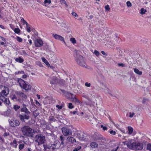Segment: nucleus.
<instances>
[{"mask_svg":"<svg viewBox=\"0 0 151 151\" xmlns=\"http://www.w3.org/2000/svg\"><path fill=\"white\" fill-rule=\"evenodd\" d=\"M17 40L19 42H22V38L19 37L17 36L16 37Z\"/></svg>","mask_w":151,"mask_h":151,"instance_id":"41","label":"nucleus"},{"mask_svg":"<svg viewBox=\"0 0 151 151\" xmlns=\"http://www.w3.org/2000/svg\"><path fill=\"white\" fill-rule=\"evenodd\" d=\"M101 127L102 128L104 131L106 130L107 129V127L106 126H104L103 125H101Z\"/></svg>","mask_w":151,"mask_h":151,"instance_id":"53","label":"nucleus"},{"mask_svg":"<svg viewBox=\"0 0 151 151\" xmlns=\"http://www.w3.org/2000/svg\"><path fill=\"white\" fill-rule=\"evenodd\" d=\"M68 107L69 109H72L74 108V106L71 103H70L68 104Z\"/></svg>","mask_w":151,"mask_h":151,"instance_id":"33","label":"nucleus"},{"mask_svg":"<svg viewBox=\"0 0 151 151\" xmlns=\"http://www.w3.org/2000/svg\"><path fill=\"white\" fill-rule=\"evenodd\" d=\"M105 10L106 11H109L110 9V8L109 7V5L108 4H107L105 6Z\"/></svg>","mask_w":151,"mask_h":151,"instance_id":"51","label":"nucleus"},{"mask_svg":"<svg viewBox=\"0 0 151 151\" xmlns=\"http://www.w3.org/2000/svg\"><path fill=\"white\" fill-rule=\"evenodd\" d=\"M77 63L80 66L86 68V65L84 58L83 56H80V57L75 59Z\"/></svg>","mask_w":151,"mask_h":151,"instance_id":"6","label":"nucleus"},{"mask_svg":"<svg viewBox=\"0 0 151 151\" xmlns=\"http://www.w3.org/2000/svg\"><path fill=\"white\" fill-rule=\"evenodd\" d=\"M85 86L88 87H89L91 86V84L90 83H88V82H86L85 83Z\"/></svg>","mask_w":151,"mask_h":151,"instance_id":"57","label":"nucleus"},{"mask_svg":"<svg viewBox=\"0 0 151 151\" xmlns=\"http://www.w3.org/2000/svg\"><path fill=\"white\" fill-rule=\"evenodd\" d=\"M4 95H0V100L1 101H3V99L5 97Z\"/></svg>","mask_w":151,"mask_h":151,"instance_id":"64","label":"nucleus"},{"mask_svg":"<svg viewBox=\"0 0 151 151\" xmlns=\"http://www.w3.org/2000/svg\"><path fill=\"white\" fill-rule=\"evenodd\" d=\"M17 142L16 139H14L13 140L12 142H11L10 143V145H11L12 147L16 148L17 147Z\"/></svg>","mask_w":151,"mask_h":151,"instance_id":"20","label":"nucleus"},{"mask_svg":"<svg viewBox=\"0 0 151 151\" xmlns=\"http://www.w3.org/2000/svg\"><path fill=\"white\" fill-rule=\"evenodd\" d=\"M62 130L63 134L64 136H67L71 135L72 134V131L68 127H64L62 128Z\"/></svg>","mask_w":151,"mask_h":151,"instance_id":"7","label":"nucleus"},{"mask_svg":"<svg viewBox=\"0 0 151 151\" xmlns=\"http://www.w3.org/2000/svg\"><path fill=\"white\" fill-rule=\"evenodd\" d=\"M4 103L6 104L7 105H9L10 104V103L9 99H8L6 98L5 99V101Z\"/></svg>","mask_w":151,"mask_h":151,"instance_id":"39","label":"nucleus"},{"mask_svg":"<svg viewBox=\"0 0 151 151\" xmlns=\"http://www.w3.org/2000/svg\"><path fill=\"white\" fill-rule=\"evenodd\" d=\"M35 142L38 143V145L44 143L45 141V137L42 134H37L35 137Z\"/></svg>","mask_w":151,"mask_h":151,"instance_id":"5","label":"nucleus"},{"mask_svg":"<svg viewBox=\"0 0 151 151\" xmlns=\"http://www.w3.org/2000/svg\"><path fill=\"white\" fill-rule=\"evenodd\" d=\"M70 139H71V142L72 143H73L74 142H76V139H75L73 137H71L70 138Z\"/></svg>","mask_w":151,"mask_h":151,"instance_id":"56","label":"nucleus"},{"mask_svg":"<svg viewBox=\"0 0 151 151\" xmlns=\"http://www.w3.org/2000/svg\"><path fill=\"white\" fill-rule=\"evenodd\" d=\"M91 137L94 141L98 140H102L104 139L101 134L97 132H95L93 134H92Z\"/></svg>","mask_w":151,"mask_h":151,"instance_id":"9","label":"nucleus"},{"mask_svg":"<svg viewBox=\"0 0 151 151\" xmlns=\"http://www.w3.org/2000/svg\"><path fill=\"white\" fill-rule=\"evenodd\" d=\"M90 145L92 148L97 147L98 145L96 142H92L90 144Z\"/></svg>","mask_w":151,"mask_h":151,"instance_id":"23","label":"nucleus"},{"mask_svg":"<svg viewBox=\"0 0 151 151\" xmlns=\"http://www.w3.org/2000/svg\"><path fill=\"white\" fill-rule=\"evenodd\" d=\"M129 116L130 117H132L133 115H134V113H132H132L131 112H130L129 113Z\"/></svg>","mask_w":151,"mask_h":151,"instance_id":"63","label":"nucleus"},{"mask_svg":"<svg viewBox=\"0 0 151 151\" xmlns=\"http://www.w3.org/2000/svg\"><path fill=\"white\" fill-rule=\"evenodd\" d=\"M21 22L23 23V24H26V25H27L28 23L24 19V18H22L21 19Z\"/></svg>","mask_w":151,"mask_h":151,"instance_id":"42","label":"nucleus"},{"mask_svg":"<svg viewBox=\"0 0 151 151\" xmlns=\"http://www.w3.org/2000/svg\"><path fill=\"white\" fill-rule=\"evenodd\" d=\"M56 107L58 108L59 109H61L63 108V106L62 105H57L56 106Z\"/></svg>","mask_w":151,"mask_h":151,"instance_id":"58","label":"nucleus"},{"mask_svg":"<svg viewBox=\"0 0 151 151\" xmlns=\"http://www.w3.org/2000/svg\"><path fill=\"white\" fill-rule=\"evenodd\" d=\"M93 53L97 56H98L100 55L99 52L96 50H94Z\"/></svg>","mask_w":151,"mask_h":151,"instance_id":"45","label":"nucleus"},{"mask_svg":"<svg viewBox=\"0 0 151 151\" xmlns=\"http://www.w3.org/2000/svg\"><path fill=\"white\" fill-rule=\"evenodd\" d=\"M9 88L5 86H0V95L6 96L9 93Z\"/></svg>","mask_w":151,"mask_h":151,"instance_id":"8","label":"nucleus"},{"mask_svg":"<svg viewBox=\"0 0 151 151\" xmlns=\"http://www.w3.org/2000/svg\"><path fill=\"white\" fill-rule=\"evenodd\" d=\"M127 5L128 7H131L132 6L131 3L129 1L127 2Z\"/></svg>","mask_w":151,"mask_h":151,"instance_id":"48","label":"nucleus"},{"mask_svg":"<svg viewBox=\"0 0 151 151\" xmlns=\"http://www.w3.org/2000/svg\"><path fill=\"white\" fill-rule=\"evenodd\" d=\"M17 81L20 86L22 88L25 89L26 91H28L31 90V86L27 84L26 81L21 78H18Z\"/></svg>","mask_w":151,"mask_h":151,"instance_id":"3","label":"nucleus"},{"mask_svg":"<svg viewBox=\"0 0 151 151\" xmlns=\"http://www.w3.org/2000/svg\"><path fill=\"white\" fill-rule=\"evenodd\" d=\"M24 146V144H20L19 146V148L20 150H22V149Z\"/></svg>","mask_w":151,"mask_h":151,"instance_id":"36","label":"nucleus"},{"mask_svg":"<svg viewBox=\"0 0 151 151\" xmlns=\"http://www.w3.org/2000/svg\"><path fill=\"white\" fill-rule=\"evenodd\" d=\"M37 65H39V66L42 67H43V65H42L41 63L40 62L38 61L37 62Z\"/></svg>","mask_w":151,"mask_h":151,"instance_id":"59","label":"nucleus"},{"mask_svg":"<svg viewBox=\"0 0 151 151\" xmlns=\"http://www.w3.org/2000/svg\"><path fill=\"white\" fill-rule=\"evenodd\" d=\"M129 131V134H131L133 132V128L130 126H128V127Z\"/></svg>","mask_w":151,"mask_h":151,"instance_id":"30","label":"nucleus"},{"mask_svg":"<svg viewBox=\"0 0 151 151\" xmlns=\"http://www.w3.org/2000/svg\"><path fill=\"white\" fill-rule=\"evenodd\" d=\"M42 59L43 62H44L46 65L48 67L49 65H50V64L48 61L44 57L42 58Z\"/></svg>","mask_w":151,"mask_h":151,"instance_id":"24","label":"nucleus"},{"mask_svg":"<svg viewBox=\"0 0 151 151\" xmlns=\"http://www.w3.org/2000/svg\"><path fill=\"white\" fill-rule=\"evenodd\" d=\"M147 12V10L144 9L143 8H142L140 9V13L142 15L145 14V12Z\"/></svg>","mask_w":151,"mask_h":151,"instance_id":"28","label":"nucleus"},{"mask_svg":"<svg viewBox=\"0 0 151 151\" xmlns=\"http://www.w3.org/2000/svg\"><path fill=\"white\" fill-rule=\"evenodd\" d=\"M79 51L77 50H74V57L75 58V60L78 58L80 57V56H82L79 53Z\"/></svg>","mask_w":151,"mask_h":151,"instance_id":"17","label":"nucleus"},{"mask_svg":"<svg viewBox=\"0 0 151 151\" xmlns=\"http://www.w3.org/2000/svg\"><path fill=\"white\" fill-rule=\"evenodd\" d=\"M60 144L58 142H54L53 144H52V150H55L59 148Z\"/></svg>","mask_w":151,"mask_h":151,"instance_id":"13","label":"nucleus"},{"mask_svg":"<svg viewBox=\"0 0 151 151\" xmlns=\"http://www.w3.org/2000/svg\"><path fill=\"white\" fill-rule=\"evenodd\" d=\"M49 118V121L50 122H55L57 121V120L54 118V116H50Z\"/></svg>","mask_w":151,"mask_h":151,"instance_id":"25","label":"nucleus"},{"mask_svg":"<svg viewBox=\"0 0 151 151\" xmlns=\"http://www.w3.org/2000/svg\"><path fill=\"white\" fill-rule=\"evenodd\" d=\"M15 60L17 62L21 63L24 61V59L20 57H19L16 58Z\"/></svg>","mask_w":151,"mask_h":151,"instance_id":"22","label":"nucleus"},{"mask_svg":"<svg viewBox=\"0 0 151 151\" xmlns=\"http://www.w3.org/2000/svg\"><path fill=\"white\" fill-rule=\"evenodd\" d=\"M52 36L55 39L63 41L65 43L64 38L60 35L56 34H52Z\"/></svg>","mask_w":151,"mask_h":151,"instance_id":"14","label":"nucleus"},{"mask_svg":"<svg viewBox=\"0 0 151 151\" xmlns=\"http://www.w3.org/2000/svg\"><path fill=\"white\" fill-rule=\"evenodd\" d=\"M131 78L132 79L133 81H136V78L134 74H132L131 75Z\"/></svg>","mask_w":151,"mask_h":151,"instance_id":"46","label":"nucleus"},{"mask_svg":"<svg viewBox=\"0 0 151 151\" xmlns=\"http://www.w3.org/2000/svg\"><path fill=\"white\" fill-rule=\"evenodd\" d=\"M149 101L148 99H146L145 97L143 98L142 101V103L143 104H145L146 102Z\"/></svg>","mask_w":151,"mask_h":151,"instance_id":"40","label":"nucleus"},{"mask_svg":"<svg viewBox=\"0 0 151 151\" xmlns=\"http://www.w3.org/2000/svg\"><path fill=\"white\" fill-rule=\"evenodd\" d=\"M44 125H45V128L46 129H50V127L49 126V125L47 123H45V124H44Z\"/></svg>","mask_w":151,"mask_h":151,"instance_id":"52","label":"nucleus"},{"mask_svg":"<svg viewBox=\"0 0 151 151\" xmlns=\"http://www.w3.org/2000/svg\"><path fill=\"white\" fill-rule=\"evenodd\" d=\"M66 29H65V30L68 33H69L70 32V27H69L67 26L66 28H65Z\"/></svg>","mask_w":151,"mask_h":151,"instance_id":"38","label":"nucleus"},{"mask_svg":"<svg viewBox=\"0 0 151 151\" xmlns=\"http://www.w3.org/2000/svg\"><path fill=\"white\" fill-rule=\"evenodd\" d=\"M61 26L62 27H64L66 28V27L68 26L67 24L65 22H62L61 24Z\"/></svg>","mask_w":151,"mask_h":151,"instance_id":"44","label":"nucleus"},{"mask_svg":"<svg viewBox=\"0 0 151 151\" xmlns=\"http://www.w3.org/2000/svg\"><path fill=\"white\" fill-rule=\"evenodd\" d=\"M20 106H19L17 105H14L13 108L15 111H17L18 109H20Z\"/></svg>","mask_w":151,"mask_h":151,"instance_id":"31","label":"nucleus"},{"mask_svg":"<svg viewBox=\"0 0 151 151\" xmlns=\"http://www.w3.org/2000/svg\"><path fill=\"white\" fill-rule=\"evenodd\" d=\"M65 81L63 80L59 79L58 83L60 86H65Z\"/></svg>","mask_w":151,"mask_h":151,"instance_id":"19","label":"nucleus"},{"mask_svg":"<svg viewBox=\"0 0 151 151\" xmlns=\"http://www.w3.org/2000/svg\"><path fill=\"white\" fill-rule=\"evenodd\" d=\"M43 44H44V49H47L48 48V45L47 44L43 43Z\"/></svg>","mask_w":151,"mask_h":151,"instance_id":"49","label":"nucleus"},{"mask_svg":"<svg viewBox=\"0 0 151 151\" xmlns=\"http://www.w3.org/2000/svg\"><path fill=\"white\" fill-rule=\"evenodd\" d=\"M59 79L56 76H53L50 81V83L52 84H56L58 83Z\"/></svg>","mask_w":151,"mask_h":151,"instance_id":"15","label":"nucleus"},{"mask_svg":"<svg viewBox=\"0 0 151 151\" xmlns=\"http://www.w3.org/2000/svg\"><path fill=\"white\" fill-rule=\"evenodd\" d=\"M34 43L36 47H40L43 44L42 40L41 39H36L34 41Z\"/></svg>","mask_w":151,"mask_h":151,"instance_id":"12","label":"nucleus"},{"mask_svg":"<svg viewBox=\"0 0 151 151\" xmlns=\"http://www.w3.org/2000/svg\"><path fill=\"white\" fill-rule=\"evenodd\" d=\"M68 95L69 96H71L70 99L72 101L75 103H78V104H80L81 101L75 97V96L73 95L72 93H68Z\"/></svg>","mask_w":151,"mask_h":151,"instance_id":"11","label":"nucleus"},{"mask_svg":"<svg viewBox=\"0 0 151 151\" xmlns=\"http://www.w3.org/2000/svg\"><path fill=\"white\" fill-rule=\"evenodd\" d=\"M72 113V114H75L76 113H77V114L78 115H79V113H78V111H73L72 112V111H70V114Z\"/></svg>","mask_w":151,"mask_h":151,"instance_id":"60","label":"nucleus"},{"mask_svg":"<svg viewBox=\"0 0 151 151\" xmlns=\"http://www.w3.org/2000/svg\"><path fill=\"white\" fill-rule=\"evenodd\" d=\"M9 121L10 126L12 127H14L18 126L20 124V122L19 120L17 119L15 120H14L13 119H11L10 120L9 119Z\"/></svg>","mask_w":151,"mask_h":151,"instance_id":"10","label":"nucleus"},{"mask_svg":"<svg viewBox=\"0 0 151 151\" xmlns=\"http://www.w3.org/2000/svg\"><path fill=\"white\" fill-rule=\"evenodd\" d=\"M11 110L10 109H8L6 111H4L3 113V115L5 116H8L9 115Z\"/></svg>","mask_w":151,"mask_h":151,"instance_id":"27","label":"nucleus"},{"mask_svg":"<svg viewBox=\"0 0 151 151\" xmlns=\"http://www.w3.org/2000/svg\"><path fill=\"white\" fill-rule=\"evenodd\" d=\"M16 94L17 95L21 97L23 99H26L27 98V96L22 92L17 91L16 93Z\"/></svg>","mask_w":151,"mask_h":151,"instance_id":"16","label":"nucleus"},{"mask_svg":"<svg viewBox=\"0 0 151 151\" xmlns=\"http://www.w3.org/2000/svg\"><path fill=\"white\" fill-rule=\"evenodd\" d=\"M147 150L151 151V144L148 143L147 145Z\"/></svg>","mask_w":151,"mask_h":151,"instance_id":"35","label":"nucleus"},{"mask_svg":"<svg viewBox=\"0 0 151 151\" xmlns=\"http://www.w3.org/2000/svg\"><path fill=\"white\" fill-rule=\"evenodd\" d=\"M70 41L73 44H74L76 43V40L74 38L72 37L70 39Z\"/></svg>","mask_w":151,"mask_h":151,"instance_id":"32","label":"nucleus"},{"mask_svg":"<svg viewBox=\"0 0 151 151\" xmlns=\"http://www.w3.org/2000/svg\"><path fill=\"white\" fill-rule=\"evenodd\" d=\"M134 71L137 74L139 75H141L142 74V72L141 71H139L137 68H134Z\"/></svg>","mask_w":151,"mask_h":151,"instance_id":"26","label":"nucleus"},{"mask_svg":"<svg viewBox=\"0 0 151 151\" xmlns=\"http://www.w3.org/2000/svg\"><path fill=\"white\" fill-rule=\"evenodd\" d=\"M77 137L79 139H80L81 138H82L81 137V134L79 133H77Z\"/></svg>","mask_w":151,"mask_h":151,"instance_id":"55","label":"nucleus"},{"mask_svg":"<svg viewBox=\"0 0 151 151\" xmlns=\"http://www.w3.org/2000/svg\"><path fill=\"white\" fill-rule=\"evenodd\" d=\"M122 143L124 145H126L128 147L131 148V145L132 143H131L130 141H128V142L127 141L123 142Z\"/></svg>","mask_w":151,"mask_h":151,"instance_id":"21","label":"nucleus"},{"mask_svg":"<svg viewBox=\"0 0 151 151\" xmlns=\"http://www.w3.org/2000/svg\"><path fill=\"white\" fill-rule=\"evenodd\" d=\"M39 114V113H37L36 111H35L33 112V115L35 118H36Z\"/></svg>","mask_w":151,"mask_h":151,"instance_id":"37","label":"nucleus"},{"mask_svg":"<svg viewBox=\"0 0 151 151\" xmlns=\"http://www.w3.org/2000/svg\"><path fill=\"white\" fill-rule=\"evenodd\" d=\"M12 100L17 99V98L16 97V95H14L12 97Z\"/></svg>","mask_w":151,"mask_h":151,"instance_id":"61","label":"nucleus"},{"mask_svg":"<svg viewBox=\"0 0 151 151\" xmlns=\"http://www.w3.org/2000/svg\"><path fill=\"white\" fill-rule=\"evenodd\" d=\"M22 105L23 106H22L20 111L21 112H24V113L23 114H19V117L22 122H24L25 119L28 120L29 119V115L31 113L27 108V105L26 104L23 103Z\"/></svg>","mask_w":151,"mask_h":151,"instance_id":"1","label":"nucleus"},{"mask_svg":"<svg viewBox=\"0 0 151 151\" xmlns=\"http://www.w3.org/2000/svg\"><path fill=\"white\" fill-rule=\"evenodd\" d=\"M108 132L113 135H115L116 134V132L113 130H109L108 131Z\"/></svg>","mask_w":151,"mask_h":151,"instance_id":"47","label":"nucleus"},{"mask_svg":"<svg viewBox=\"0 0 151 151\" xmlns=\"http://www.w3.org/2000/svg\"><path fill=\"white\" fill-rule=\"evenodd\" d=\"M81 147L80 146H78V147H76L74 150H76L79 151H81L82 150L81 149Z\"/></svg>","mask_w":151,"mask_h":151,"instance_id":"43","label":"nucleus"},{"mask_svg":"<svg viewBox=\"0 0 151 151\" xmlns=\"http://www.w3.org/2000/svg\"><path fill=\"white\" fill-rule=\"evenodd\" d=\"M43 146L45 151H46L47 149L48 150L52 149V144L51 143H49L48 144H44Z\"/></svg>","mask_w":151,"mask_h":151,"instance_id":"18","label":"nucleus"},{"mask_svg":"<svg viewBox=\"0 0 151 151\" xmlns=\"http://www.w3.org/2000/svg\"><path fill=\"white\" fill-rule=\"evenodd\" d=\"M147 142L144 141L142 143L139 142H135L132 143L131 145V148L132 149L137 150H142L144 144L146 145Z\"/></svg>","mask_w":151,"mask_h":151,"instance_id":"2","label":"nucleus"},{"mask_svg":"<svg viewBox=\"0 0 151 151\" xmlns=\"http://www.w3.org/2000/svg\"><path fill=\"white\" fill-rule=\"evenodd\" d=\"M0 141L1 142H4V139L0 135Z\"/></svg>","mask_w":151,"mask_h":151,"instance_id":"62","label":"nucleus"},{"mask_svg":"<svg viewBox=\"0 0 151 151\" xmlns=\"http://www.w3.org/2000/svg\"><path fill=\"white\" fill-rule=\"evenodd\" d=\"M71 14L73 16H74L76 17H78V15L77 14L74 12H73Z\"/></svg>","mask_w":151,"mask_h":151,"instance_id":"54","label":"nucleus"},{"mask_svg":"<svg viewBox=\"0 0 151 151\" xmlns=\"http://www.w3.org/2000/svg\"><path fill=\"white\" fill-rule=\"evenodd\" d=\"M118 35L117 34H116L115 35V36L116 37V38H115V40H117V42L119 43L120 41H121V39L119 38L118 36Z\"/></svg>","mask_w":151,"mask_h":151,"instance_id":"29","label":"nucleus"},{"mask_svg":"<svg viewBox=\"0 0 151 151\" xmlns=\"http://www.w3.org/2000/svg\"><path fill=\"white\" fill-rule=\"evenodd\" d=\"M22 131L24 135L32 137V129L29 126H25L22 128Z\"/></svg>","mask_w":151,"mask_h":151,"instance_id":"4","label":"nucleus"},{"mask_svg":"<svg viewBox=\"0 0 151 151\" xmlns=\"http://www.w3.org/2000/svg\"><path fill=\"white\" fill-rule=\"evenodd\" d=\"M51 2V1L50 0H45L44 3L45 4L47 3L50 4Z\"/></svg>","mask_w":151,"mask_h":151,"instance_id":"50","label":"nucleus"},{"mask_svg":"<svg viewBox=\"0 0 151 151\" xmlns=\"http://www.w3.org/2000/svg\"><path fill=\"white\" fill-rule=\"evenodd\" d=\"M14 31L17 34H19L20 31V30L19 28H15L14 29Z\"/></svg>","mask_w":151,"mask_h":151,"instance_id":"34","label":"nucleus"}]
</instances>
